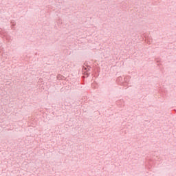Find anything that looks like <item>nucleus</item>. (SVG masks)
Here are the masks:
<instances>
[{
    "instance_id": "obj_1",
    "label": "nucleus",
    "mask_w": 176,
    "mask_h": 176,
    "mask_svg": "<svg viewBox=\"0 0 176 176\" xmlns=\"http://www.w3.org/2000/svg\"><path fill=\"white\" fill-rule=\"evenodd\" d=\"M130 79H131V76H127L124 77V82H125V83H129V82H130Z\"/></svg>"
},
{
    "instance_id": "obj_2",
    "label": "nucleus",
    "mask_w": 176,
    "mask_h": 176,
    "mask_svg": "<svg viewBox=\"0 0 176 176\" xmlns=\"http://www.w3.org/2000/svg\"><path fill=\"white\" fill-rule=\"evenodd\" d=\"M87 77L90 76V74H87Z\"/></svg>"
},
{
    "instance_id": "obj_3",
    "label": "nucleus",
    "mask_w": 176,
    "mask_h": 176,
    "mask_svg": "<svg viewBox=\"0 0 176 176\" xmlns=\"http://www.w3.org/2000/svg\"><path fill=\"white\" fill-rule=\"evenodd\" d=\"M120 78H122V77H119L118 79H120Z\"/></svg>"
}]
</instances>
